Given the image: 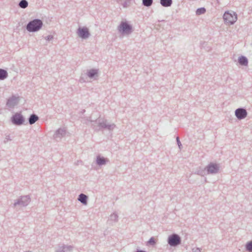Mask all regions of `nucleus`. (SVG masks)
<instances>
[{"instance_id": "obj_22", "label": "nucleus", "mask_w": 252, "mask_h": 252, "mask_svg": "<svg viewBox=\"0 0 252 252\" xmlns=\"http://www.w3.org/2000/svg\"><path fill=\"white\" fill-rule=\"evenodd\" d=\"M28 2L27 0H21L20 1L18 6L22 8L25 9L28 6Z\"/></svg>"}, {"instance_id": "obj_33", "label": "nucleus", "mask_w": 252, "mask_h": 252, "mask_svg": "<svg viewBox=\"0 0 252 252\" xmlns=\"http://www.w3.org/2000/svg\"><path fill=\"white\" fill-rule=\"evenodd\" d=\"M123 6L124 7H126L127 6V3L126 1H125L123 3Z\"/></svg>"}, {"instance_id": "obj_11", "label": "nucleus", "mask_w": 252, "mask_h": 252, "mask_svg": "<svg viewBox=\"0 0 252 252\" xmlns=\"http://www.w3.org/2000/svg\"><path fill=\"white\" fill-rule=\"evenodd\" d=\"M19 100V96L12 95L7 99L6 105L9 108H13L18 103Z\"/></svg>"}, {"instance_id": "obj_29", "label": "nucleus", "mask_w": 252, "mask_h": 252, "mask_svg": "<svg viewBox=\"0 0 252 252\" xmlns=\"http://www.w3.org/2000/svg\"><path fill=\"white\" fill-rule=\"evenodd\" d=\"M191 252H201V249L199 248H194L192 249Z\"/></svg>"}, {"instance_id": "obj_6", "label": "nucleus", "mask_w": 252, "mask_h": 252, "mask_svg": "<svg viewBox=\"0 0 252 252\" xmlns=\"http://www.w3.org/2000/svg\"><path fill=\"white\" fill-rule=\"evenodd\" d=\"M31 201V198L29 195L21 196L18 199L15 201L13 204L14 207L18 205L21 207H26Z\"/></svg>"}, {"instance_id": "obj_18", "label": "nucleus", "mask_w": 252, "mask_h": 252, "mask_svg": "<svg viewBox=\"0 0 252 252\" xmlns=\"http://www.w3.org/2000/svg\"><path fill=\"white\" fill-rule=\"evenodd\" d=\"M118 216L116 213H114L110 216L108 221L109 222V223H112L113 222H116L118 221Z\"/></svg>"}, {"instance_id": "obj_38", "label": "nucleus", "mask_w": 252, "mask_h": 252, "mask_svg": "<svg viewBox=\"0 0 252 252\" xmlns=\"http://www.w3.org/2000/svg\"><path fill=\"white\" fill-rule=\"evenodd\" d=\"M85 124H87V125H88V123L86 122H85Z\"/></svg>"}, {"instance_id": "obj_20", "label": "nucleus", "mask_w": 252, "mask_h": 252, "mask_svg": "<svg viewBox=\"0 0 252 252\" xmlns=\"http://www.w3.org/2000/svg\"><path fill=\"white\" fill-rule=\"evenodd\" d=\"M160 3L163 7H169L172 4V0H160Z\"/></svg>"}, {"instance_id": "obj_28", "label": "nucleus", "mask_w": 252, "mask_h": 252, "mask_svg": "<svg viewBox=\"0 0 252 252\" xmlns=\"http://www.w3.org/2000/svg\"><path fill=\"white\" fill-rule=\"evenodd\" d=\"M176 141H177L179 148L181 150L182 148V145L181 144V142L180 141V139L178 136H177L176 137Z\"/></svg>"}, {"instance_id": "obj_10", "label": "nucleus", "mask_w": 252, "mask_h": 252, "mask_svg": "<svg viewBox=\"0 0 252 252\" xmlns=\"http://www.w3.org/2000/svg\"><path fill=\"white\" fill-rule=\"evenodd\" d=\"M235 115L238 120H242L246 118L248 115V112L244 108H239L236 109Z\"/></svg>"}, {"instance_id": "obj_8", "label": "nucleus", "mask_w": 252, "mask_h": 252, "mask_svg": "<svg viewBox=\"0 0 252 252\" xmlns=\"http://www.w3.org/2000/svg\"><path fill=\"white\" fill-rule=\"evenodd\" d=\"M207 174H216L219 171L220 166L218 164L210 162L205 167Z\"/></svg>"}, {"instance_id": "obj_17", "label": "nucleus", "mask_w": 252, "mask_h": 252, "mask_svg": "<svg viewBox=\"0 0 252 252\" xmlns=\"http://www.w3.org/2000/svg\"><path fill=\"white\" fill-rule=\"evenodd\" d=\"M39 120V117L35 114H31L28 118L29 123L30 125L34 124L36 121Z\"/></svg>"}, {"instance_id": "obj_7", "label": "nucleus", "mask_w": 252, "mask_h": 252, "mask_svg": "<svg viewBox=\"0 0 252 252\" xmlns=\"http://www.w3.org/2000/svg\"><path fill=\"white\" fill-rule=\"evenodd\" d=\"M12 123L15 126H21L24 124L25 119L20 113H16L11 118Z\"/></svg>"}, {"instance_id": "obj_25", "label": "nucleus", "mask_w": 252, "mask_h": 252, "mask_svg": "<svg viewBox=\"0 0 252 252\" xmlns=\"http://www.w3.org/2000/svg\"><path fill=\"white\" fill-rule=\"evenodd\" d=\"M206 11L205 8L204 7H200L197 9L196 10V14L197 15H200L201 14H204Z\"/></svg>"}, {"instance_id": "obj_14", "label": "nucleus", "mask_w": 252, "mask_h": 252, "mask_svg": "<svg viewBox=\"0 0 252 252\" xmlns=\"http://www.w3.org/2000/svg\"><path fill=\"white\" fill-rule=\"evenodd\" d=\"M238 63L240 65L247 66L249 62L246 57L241 55L238 59Z\"/></svg>"}, {"instance_id": "obj_35", "label": "nucleus", "mask_w": 252, "mask_h": 252, "mask_svg": "<svg viewBox=\"0 0 252 252\" xmlns=\"http://www.w3.org/2000/svg\"><path fill=\"white\" fill-rule=\"evenodd\" d=\"M80 81L81 82H82H82H85V80H83V78H80Z\"/></svg>"}, {"instance_id": "obj_30", "label": "nucleus", "mask_w": 252, "mask_h": 252, "mask_svg": "<svg viewBox=\"0 0 252 252\" xmlns=\"http://www.w3.org/2000/svg\"><path fill=\"white\" fill-rule=\"evenodd\" d=\"M11 139L10 138L9 135L6 136L5 139L3 141L4 143H6L8 141H11Z\"/></svg>"}, {"instance_id": "obj_13", "label": "nucleus", "mask_w": 252, "mask_h": 252, "mask_svg": "<svg viewBox=\"0 0 252 252\" xmlns=\"http://www.w3.org/2000/svg\"><path fill=\"white\" fill-rule=\"evenodd\" d=\"M66 134V130L64 128H60L56 131L53 137L55 139L59 138H61L64 137Z\"/></svg>"}, {"instance_id": "obj_3", "label": "nucleus", "mask_w": 252, "mask_h": 252, "mask_svg": "<svg viewBox=\"0 0 252 252\" xmlns=\"http://www.w3.org/2000/svg\"><path fill=\"white\" fill-rule=\"evenodd\" d=\"M118 30L123 35H129L132 32L133 28L127 21H122L118 27Z\"/></svg>"}, {"instance_id": "obj_19", "label": "nucleus", "mask_w": 252, "mask_h": 252, "mask_svg": "<svg viewBox=\"0 0 252 252\" xmlns=\"http://www.w3.org/2000/svg\"><path fill=\"white\" fill-rule=\"evenodd\" d=\"M8 77L7 71L2 68H0V80H3Z\"/></svg>"}, {"instance_id": "obj_34", "label": "nucleus", "mask_w": 252, "mask_h": 252, "mask_svg": "<svg viewBox=\"0 0 252 252\" xmlns=\"http://www.w3.org/2000/svg\"><path fill=\"white\" fill-rule=\"evenodd\" d=\"M135 252H147L146 251L137 249Z\"/></svg>"}, {"instance_id": "obj_32", "label": "nucleus", "mask_w": 252, "mask_h": 252, "mask_svg": "<svg viewBox=\"0 0 252 252\" xmlns=\"http://www.w3.org/2000/svg\"><path fill=\"white\" fill-rule=\"evenodd\" d=\"M56 252H64L62 246H59V249Z\"/></svg>"}, {"instance_id": "obj_9", "label": "nucleus", "mask_w": 252, "mask_h": 252, "mask_svg": "<svg viewBox=\"0 0 252 252\" xmlns=\"http://www.w3.org/2000/svg\"><path fill=\"white\" fill-rule=\"evenodd\" d=\"M77 33L82 39H87L91 35L88 28L86 27H79L77 29Z\"/></svg>"}, {"instance_id": "obj_12", "label": "nucleus", "mask_w": 252, "mask_h": 252, "mask_svg": "<svg viewBox=\"0 0 252 252\" xmlns=\"http://www.w3.org/2000/svg\"><path fill=\"white\" fill-rule=\"evenodd\" d=\"M109 162V159L100 155H98L96 158V163L97 165L101 166L105 165Z\"/></svg>"}, {"instance_id": "obj_24", "label": "nucleus", "mask_w": 252, "mask_h": 252, "mask_svg": "<svg viewBox=\"0 0 252 252\" xmlns=\"http://www.w3.org/2000/svg\"><path fill=\"white\" fill-rule=\"evenodd\" d=\"M246 250L248 252H252V241H249L245 246Z\"/></svg>"}, {"instance_id": "obj_1", "label": "nucleus", "mask_w": 252, "mask_h": 252, "mask_svg": "<svg viewBox=\"0 0 252 252\" xmlns=\"http://www.w3.org/2000/svg\"><path fill=\"white\" fill-rule=\"evenodd\" d=\"M87 121L91 122L92 128L96 131L103 129L112 130L116 127V125L114 124H108L106 119L101 118L100 117L94 121L90 119L88 120L87 118Z\"/></svg>"}, {"instance_id": "obj_5", "label": "nucleus", "mask_w": 252, "mask_h": 252, "mask_svg": "<svg viewBox=\"0 0 252 252\" xmlns=\"http://www.w3.org/2000/svg\"><path fill=\"white\" fill-rule=\"evenodd\" d=\"M181 237L176 233L170 235L167 238L168 244L171 247H176L181 244Z\"/></svg>"}, {"instance_id": "obj_36", "label": "nucleus", "mask_w": 252, "mask_h": 252, "mask_svg": "<svg viewBox=\"0 0 252 252\" xmlns=\"http://www.w3.org/2000/svg\"><path fill=\"white\" fill-rule=\"evenodd\" d=\"M85 111V110H83L82 111V112H84Z\"/></svg>"}, {"instance_id": "obj_4", "label": "nucleus", "mask_w": 252, "mask_h": 252, "mask_svg": "<svg viewBox=\"0 0 252 252\" xmlns=\"http://www.w3.org/2000/svg\"><path fill=\"white\" fill-rule=\"evenodd\" d=\"M224 23L228 25H233L237 20V15L235 12L225 11L223 15Z\"/></svg>"}, {"instance_id": "obj_15", "label": "nucleus", "mask_w": 252, "mask_h": 252, "mask_svg": "<svg viewBox=\"0 0 252 252\" xmlns=\"http://www.w3.org/2000/svg\"><path fill=\"white\" fill-rule=\"evenodd\" d=\"M98 70L96 69H91L87 71V76L90 78H93L95 76H97Z\"/></svg>"}, {"instance_id": "obj_27", "label": "nucleus", "mask_w": 252, "mask_h": 252, "mask_svg": "<svg viewBox=\"0 0 252 252\" xmlns=\"http://www.w3.org/2000/svg\"><path fill=\"white\" fill-rule=\"evenodd\" d=\"M156 244V241L154 237H152L147 242L148 245L154 246Z\"/></svg>"}, {"instance_id": "obj_2", "label": "nucleus", "mask_w": 252, "mask_h": 252, "mask_svg": "<svg viewBox=\"0 0 252 252\" xmlns=\"http://www.w3.org/2000/svg\"><path fill=\"white\" fill-rule=\"evenodd\" d=\"M43 25V22L39 19H34L28 22L26 25V30L30 32H34L41 29Z\"/></svg>"}, {"instance_id": "obj_31", "label": "nucleus", "mask_w": 252, "mask_h": 252, "mask_svg": "<svg viewBox=\"0 0 252 252\" xmlns=\"http://www.w3.org/2000/svg\"><path fill=\"white\" fill-rule=\"evenodd\" d=\"M53 38V36L51 35H49L45 37V39L47 41H50Z\"/></svg>"}, {"instance_id": "obj_16", "label": "nucleus", "mask_w": 252, "mask_h": 252, "mask_svg": "<svg viewBox=\"0 0 252 252\" xmlns=\"http://www.w3.org/2000/svg\"><path fill=\"white\" fill-rule=\"evenodd\" d=\"M88 196L83 193H81L78 197V200L83 205H87L88 203Z\"/></svg>"}, {"instance_id": "obj_21", "label": "nucleus", "mask_w": 252, "mask_h": 252, "mask_svg": "<svg viewBox=\"0 0 252 252\" xmlns=\"http://www.w3.org/2000/svg\"><path fill=\"white\" fill-rule=\"evenodd\" d=\"M195 174L200 175L201 176H204L207 174L205 167L204 168V169L199 168V169H196V170L195 172Z\"/></svg>"}, {"instance_id": "obj_37", "label": "nucleus", "mask_w": 252, "mask_h": 252, "mask_svg": "<svg viewBox=\"0 0 252 252\" xmlns=\"http://www.w3.org/2000/svg\"><path fill=\"white\" fill-rule=\"evenodd\" d=\"M85 111V110H83L82 111V112H84Z\"/></svg>"}, {"instance_id": "obj_26", "label": "nucleus", "mask_w": 252, "mask_h": 252, "mask_svg": "<svg viewBox=\"0 0 252 252\" xmlns=\"http://www.w3.org/2000/svg\"><path fill=\"white\" fill-rule=\"evenodd\" d=\"M62 246L63 249L64 250V252H71L73 250V247L72 246H70V245L66 246L65 245H63Z\"/></svg>"}, {"instance_id": "obj_23", "label": "nucleus", "mask_w": 252, "mask_h": 252, "mask_svg": "<svg viewBox=\"0 0 252 252\" xmlns=\"http://www.w3.org/2000/svg\"><path fill=\"white\" fill-rule=\"evenodd\" d=\"M153 2V0H142V5L146 6H151Z\"/></svg>"}]
</instances>
